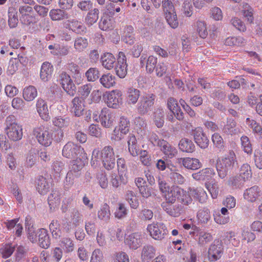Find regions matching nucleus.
Instances as JSON below:
<instances>
[{"instance_id": "nucleus-47", "label": "nucleus", "mask_w": 262, "mask_h": 262, "mask_svg": "<svg viewBox=\"0 0 262 262\" xmlns=\"http://www.w3.org/2000/svg\"><path fill=\"white\" fill-rule=\"evenodd\" d=\"M99 28L103 31L112 30L113 28L112 19L107 16H102L99 22Z\"/></svg>"}, {"instance_id": "nucleus-59", "label": "nucleus", "mask_w": 262, "mask_h": 262, "mask_svg": "<svg viewBox=\"0 0 262 262\" xmlns=\"http://www.w3.org/2000/svg\"><path fill=\"white\" fill-rule=\"evenodd\" d=\"M115 3H109L106 5V13L109 16H113L115 14V12H119L120 8L118 4Z\"/></svg>"}, {"instance_id": "nucleus-55", "label": "nucleus", "mask_w": 262, "mask_h": 262, "mask_svg": "<svg viewBox=\"0 0 262 262\" xmlns=\"http://www.w3.org/2000/svg\"><path fill=\"white\" fill-rule=\"evenodd\" d=\"M192 0H184L182 6L181 11L187 17H190L192 14Z\"/></svg>"}, {"instance_id": "nucleus-21", "label": "nucleus", "mask_w": 262, "mask_h": 262, "mask_svg": "<svg viewBox=\"0 0 262 262\" xmlns=\"http://www.w3.org/2000/svg\"><path fill=\"white\" fill-rule=\"evenodd\" d=\"M73 109L75 116L80 117L84 111V100L79 97H75L72 101Z\"/></svg>"}, {"instance_id": "nucleus-18", "label": "nucleus", "mask_w": 262, "mask_h": 262, "mask_svg": "<svg viewBox=\"0 0 262 262\" xmlns=\"http://www.w3.org/2000/svg\"><path fill=\"white\" fill-rule=\"evenodd\" d=\"M38 234V239L39 246L44 249L48 248L51 244V239L48 231L43 228L39 229Z\"/></svg>"}, {"instance_id": "nucleus-2", "label": "nucleus", "mask_w": 262, "mask_h": 262, "mask_svg": "<svg viewBox=\"0 0 262 262\" xmlns=\"http://www.w3.org/2000/svg\"><path fill=\"white\" fill-rule=\"evenodd\" d=\"M156 97V95L151 93H144L142 95L137 104L138 114H148L153 109Z\"/></svg>"}, {"instance_id": "nucleus-63", "label": "nucleus", "mask_w": 262, "mask_h": 262, "mask_svg": "<svg viewBox=\"0 0 262 262\" xmlns=\"http://www.w3.org/2000/svg\"><path fill=\"white\" fill-rule=\"evenodd\" d=\"M157 63V58L153 56H149L146 61V69L147 72L151 73L155 69Z\"/></svg>"}, {"instance_id": "nucleus-31", "label": "nucleus", "mask_w": 262, "mask_h": 262, "mask_svg": "<svg viewBox=\"0 0 262 262\" xmlns=\"http://www.w3.org/2000/svg\"><path fill=\"white\" fill-rule=\"evenodd\" d=\"M99 17V10L94 8L89 11L85 18V23L89 26L96 23Z\"/></svg>"}, {"instance_id": "nucleus-53", "label": "nucleus", "mask_w": 262, "mask_h": 262, "mask_svg": "<svg viewBox=\"0 0 262 262\" xmlns=\"http://www.w3.org/2000/svg\"><path fill=\"white\" fill-rule=\"evenodd\" d=\"M85 76L89 81H95L100 76V72L96 68H90L85 73Z\"/></svg>"}, {"instance_id": "nucleus-37", "label": "nucleus", "mask_w": 262, "mask_h": 262, "mask_svg": "<svg viewBox=\"0 0 262 262\" xmlns=\"http://www.w3.org/2000/svg\"><path fill=\"white\" fill-rule=\"evenodd\" d=\"M246 181L244 178L237 174L229 178L228 181V184L233 188H241L244 186Z\"/></svg>"}, {"instance_id": "nucleus-8", "label": "nucleus", "mask_w": 262, "mask_h": 262, "mask_svg": "<svg viewBox=\"0 0 262 262\" xmlns=\"http://www.w3.org/2000/svg\"><path fill=\"white\" fill-rule=\"evenodd\" d=\"M60 84L68 94L73 96L76 91V86L73 83L71 77L64 72L59 75Z\"/></svg>"}, {"instance_id": "nucleus-3", "label": "nucleus", "mask_w": 262, "mask_h": 262, "mask_svg": "<svg viewBox=\"0 0 262 262\" xmlns=\"http://www.w3.org/2000/svg\"><path fill=\"white\" fill-rule=\"evenodd\" d=\"M83 154H84L83 148L72 142H68L66 144L62 150V155L68 159L83 158Z\"/></svg>"}, {"instance_id": "nucleus-42", "label": "nucleus", "mask_w": 262, "mask_h": 262, "mask_svg": "<svg viewBox=\"0 0 262 262\" xmlns=\"http://www.w3.org/2000/svg\"><path fill=\"white\" fill-rule=\"evenodd\" d=\"M70 27L72 30L77 34H83L85 33L86 27L81 21L76 19H73L70 21Z\"/></svg>"}, {"instance_id": "nucleus-33", "label": "nucleus", "mask_w": 262, "mask_h": 262, "mask_svg": "<svg viewBox=\"0 0 262 262\" xmlns=\"http://www.w3.org/2000/svg\"><path fill=\"white\" fill-rule=\"evenodd\" d=\"M100 118L101 123L104 127L110 128L113 125L115 117L112 114L102 112Z\"/></svg>"}, {"instance_id": "nucleus-58", "label": "nucleus", "mask_w": 262, "mask_h": 262, "mask_svg": "<svg viewBox=\"0 0 262 262\" xmlns=\"http://www.w3.org/2000/svg\"><path fill=\"white\" fill-rule=\"evenodd\" d=\"M71 47L58 44L57 52H51V54L54 56H65L68 55L70 51Z\"/></svg>"}, {"instance_id": "nucleus-28", "label": "nucleus", "mask_w": 262, "mask_h": 262, "mask_svg": "<svg viewBox=\"0 0 262 262\" xmlns=\"http://www.w3.org/2000/svg\"><path fill=\"white\" fill-rule=\"evenodd\" d=\"M140 96V91L133 87L127 89V102L129 104H135L138 101Z\"/></svg>"}, {"instance_id": "nucleus-16", "label": "nucleus", "mask_w": 262, "mask_h": 262, "mask_svg": "<svg viewBox=\"0 0 262 262\" xmlns=\"http://www.w3.org/2000/svg\"><path fill=\"white\" fill-rule=\"evenodd\" d=\"M121 95L119 92L112 91L107 95L106 103L109 107L117 108L122 102Z\"/></svg>"}, {"instance_id": "nucleus-57", "label": "nucleus", "mask_w": 262, "mask_h": 262, "mask_svg": "<svg viewBox=\"0 0 262 262\" xmlns=\"http://www.w3.org/2000/svg\"><path fill=\"white\" fill-rule=\"evenodd\" d=\"M127 214V210L123 203H119L115 212V216L118 219L124 218Z\"/></svg>"}, {"instance_id": "nucleus-32", "label": "nucleus", "mask_w": 262, "mask_h": 262, "mask_svg": "<svg viewBox=\"0 0 262 262\" xmlns=\"http://www.w3.org/2000/svg\"><path fill=\"white\" fill-rule=\"evenodd\" d=\"M133 32V27L132 26H127L125 29L124 34L122 37V40L129 45H133L135 41V37Z\"/></svg>"}, {"instance_id": "nucleus-46", "label": "nucleus", "mask_w": 262, "mask_h": 262, "mask_svg": "<svg viewBox=\"0 0 262 262\" xmlns=\"http://www.w3.org/2000/svg\"><path fill=\"white\" fill-rule=\"evenodd\" d=\"M118 127L120 133L123 135L127 134L129 130L130 123L127 118L124 116H121L120 118Z\"/></svg>"}, {"instance_id": "nucleus-22", "label": "nucleus", "mask_w": 262, "mask_h": 262, "mask_svg": "<svg viewBox=\"0 0 262 262\" xmlns=\"http://www.w3.org/2000/svg\"><path fill=\"white\" fill-rule=\"evenodd\" d=\"M53 71V66L48 62L42 63L40 72V78L45 81H48L51 77Z\"/></svg>"}, {"instance_id": "nucleus-20", "label": "nucleus", "mask_w": 262, "mask_h": 262, "mask_svg": "<svg viewBox=\"0 0 262 262\" xmlns=\"http://www.w3.org/2000/svg\"><path fill=\"white\" fill-rule=\"evenodd\" d=\"M36 109L40 117L46 121L50 119L49 110L46 102L42 99H38L36 103Z\"/></svg>"}, {"instance_id": "nucleus-52", "label": "nucleus", "mask_w": 262, "mask_h": 262, "mask_svg": "<svg viewBox=\"0 0 262 262\" xmlns=\"http://www.w3.org/2000/svg\"><path fill=\"white\" fill-rule=\"evenodd\" d=\"M55 176L59 177L61 172L65 169V163L61 161H55L52 165Z\"/></svg>"}, {"instance_id": "nucleus-35", "label": "nucleus", "mask_w": 262, "mask_h": 262, "mask_svg": "<svg viewBox=\"0 0 262 262\" xmlns=\"http://www.w3.org/2000/svg\"><path fill=\"white\" fill-rule=\"evenodd\" d=\"M8 25L10 28H16L18 23L17 11L14 7H10L8 9Z\"/></svg>"}, {"instance_id": "nucleus-45", "label": "nucleus", "mask_w": 262, "mask_h": 262, "mask_svg": "<svg viewBox=\"0 0 262 262\" xmlns=\"http://www.w3.org/2000/svg\"><path fill=\"white\" fill-rule=\"evenodd\" d=\"M70 122V119L69 117L66 116H57L53 119V124L59 128L68 126L69 125Z\"/></svg>"}, {"instance_id": "nucleus-54", "label": "nucleus", "mask_w": 262, "mask_h": 262, "mask_svg": "<svg viewBox=\"0 0 262 262\" xmlns=\"http://www.w3.org/2000/svg\"><path fill=\"white\" fill-rule=\"evenodd\" d=\"M92 89L91 84L83 85L78 88V92L80 96V98H82L83 100L86 98L90 95Z\"/></svg>"}, {"instance_id": "nucleus-62", "label": "nucleus", "mask_w": 262, "mask_h": 262, "mask_svg": "<svg viewBox=\"0 0 262 262\" xmlns=\"http://www.w3.org/2000/svg\"><path fill=\"white\" fill-rule=\"evenodd\" d=\"M212 141L216 148L221 150L224 148V143L222 137L218 134L214 133L212 136Z\"/></svg>"}, {"instance_id": "nucleus-12", "label": "nucleus", "mask_w": 262, "mask_h": 262, "mask_svg": "<svg viewBox=\"0 0 262 262\" xmlns=\"http://www.w3.org/2000/svg\"><path fill=\"white\" fill-rule=\"evenodd\" d=\"M125 243L133 250H136L142 244V234L139 232H135L129 234L125 239Z\"/></svg>"}, {"instance_id": "nucleus-36", "label": "nucleus", "mask_w": 262, "mask_h": 262, "mask_svg": "<svg viewBox=\"0 0 262 262\" xmlns=\"http://www.w3.org/2000/svg\"><path fill=\"white\" fill-rule=\"evenodd\" d=\"M23 97L28 101L34 100L37 96V91L34 86L25 88L23 91Z\"/></svg>"}, {"instance_id": "nucleus-38", "label": "nucleus", "mask_w": 262, "mask_h": 262, "mask_svg": "<svg viewBox=\"0 0 262 262\" xmlns=\"http://www.w3.org/2000/svg\"><path fill=\"white\" fill-rule=\"evenodd\" d=\"M197 235H199L198 243L201 246L206 245L213 239L212 235L208 232L200 231Z\"/></svg>"}, {"instance_id": "nucleus-10", "label": "nucleus", "mask_w": 262, "mask_h": 262, "mask_svg": "<svg viewBox=\"0 0 262 262\" xmlns=\"http://www.w3.org/2000/svg\"><path fill=\"white\" fill-rule=\"evenodd\" d=\"M177 163L187 169L193 170L198 169L202 166L200 160L196 158H181L178 159Z\"/></svg>"}, {"instance_id": "nucleus-50", "label": "nucleus", "mask_w": 262, "mask_h": 262, "mask_svg": "<svg viewBox=\"0 0 262 262\" xmlns=\"http://www.w3.org/2000/svg\"><path fill=\"white\" fill-rule=\"evenodd\" d=\"M242 178H244L246 181L252 177V172L250 166L248 164H244L241 167L238 174Z\"/></svg>"}, {"instance_id": "nucleus-44", "label": "nucleus", "mask_w": 262, "mask_h": 262, "mask_svg": "<svg viewBox=\"0 0 262 262\" xmlns=\"http://www.w3.org/2000/svg\"><path fill=\"white\" fill-rule=\"evenodd\" d=\"M192 195L200 203L204 202L207 199L206 192L203 188H196L190 190Z\"/></svg>"}, {"instance_id": "nucleus-1", "label": "nucleus", "mask_w": 262, "mask_h": 262, "mask_svg": "<svg viewBox=\"0 0 262 262\" xmlns=\"http://www.w3.org/2000/svg\"><path fill=\"white\" fill-rule=\"evenodd\" d=\"M164 198L168 203L174 204L178 202L185 205H189L192 203V200L190 195L183 189L176 186L170 187Z\"/></svg>"}, {"instance_id": "nucleus-23", "label": "nucleus", "mask_w": 262, "mask_h": 262, "mask_svg": "<svg viewBox=\"0 0 262 262\" xmlns=\"http://www.w3.org/2000/svg\"><path fill=\"white\" fill-rule=\"evenodd\" d=\"M100 59L102 66L105 69L111 70L114 68L116 59L112 53H104Z\"/></svg>"}, {"instance_id": "nucleus-39", "label": "nucleus", "mask_w": 262, "mask_h": 262, "mask_svg": "<svg viewBox=\"0 0 262 262\" xmlns=\"http://www.w3.org/2000/svg\"><path fill=\"white\" fill-rule=\"evenodd\" d=\"M230 157L225 158V159H222V161H217L229 170L232 169L236 162L234 153L233 152H232V153L230 152Z\"/></svg>"}, {"instance_id": "nucleus-30", "label": "nucleus", "mask_w": 262, "mask_h": 262, "mask_svg": "<svg viewBox=\"0 0 262 262\" xmlns=\"http://www.w3.org/2000/svg\"><path fill=\"white\" fill-rule=\"evenodd\" d=\"M165 112L163 108H158L153 113L154 121L158 128L162 127L164 123Z\"/></svg>"}, {"instance_id": "nucleus-24", "label": "nucleus", "mask_w": 262, "mask_h": 262, "mask_svg": "<svg viewBox=\"0 0 262 262\" xmlns=\"http://www.w3.org/2000/svg\"><path fill=\"white\" fill-rule=\"evenodd\" d=\"M36 187L37 191L41 195L46 194L50 188L46 179L42 176L38 177L36 181Z\"/></svg>"}, {"instance_id": "nucleus-27", "label": "nucleus", "mask_w": 262, "mask_h": 262, "mask_svg": "<svg viewBox=\"0 0 262 262\" xmlns=\"http://www.w3.org/2000/svg\"><path fill=\"white\" fill-rule=\"evenodd\" d=\"M84 165V163L81 158L74 160L72 162L71 169L69 172H71L76 178H78L81 174V170Z\"/></svg>"}, {"instance_id": "nucleus-4", "label": "nucleus", "mask_w": 262, "mask_h": 262, "mask_svg": "<svg viewBox=\"0 0 262 262\" xmlns=\"http://www.w3.org/2000/svg\"><path fill=\"white\" fill-rule=\"evenodd\" d=\"M101 162L104 167L110 170L116 165V160L113 148L111 146H106L101 151Z\"/></svg>"}, {"instance_id": "nucleus-19", "label": "nucleus", "mask_w": 262, "mask_h": 262, "mask_svg": "<svg viewBox=\"0 0 262 262\" xmlns=\"http://www.w3.org/2000/svg\"><path fill=\"white\" fill-rule=\"evenodd\" d=\"M214 174H215V171L213 169L206 168L193 173L192 177L196 181H208L211 178V176Z\"/></svg>"}, {"instance_id": "nucleus-49", "label": "nucleus", "mask_w": 262, "mask_h": 262, "mask_svg": "<svg viewBox=\"0 0 262 262\" xmlns=\"http://www.w3.org/2000/svg\"><path fill=\"white\" fill-rule=\"evenodd\" d=\"M71 220L73 226L76 228L82 222V215L77 209H74L71 213Z\"/></svg>"}, {"instance_id": "nucleus-34", "label": "nucleus", "mask_w": 262, "mask_h": 262, "mask_svg": "<svg viewBox=\"0 0 262 262\" xmlns=\"http://www.w3.org/2000/svg\"><path fill=\"white\" fill-rule=\"evenodd\" d=\"M156 249L150 245H145L142 251L141 258L143 260L148 261L155 256Z\"/></svg>"}, {"instance_id": "nucleus-9", "label": "nucleus", "mask_w": 262, "mask_h": 262, "mask_svg": "<svg viewBox=\"0 0 262 262\" xmlns=\"http://www.w3.org/2000/svg\"><path fill=\"white\" fill-rule=\"evenodd\" d=\"M191 135L196 144L201 148L205 149L208 147L209 140L201 128H196L192 131Z\"/></svg>"}, {"instance_id": "nucleus-6", "label": "nucleus", "mask_w": 262, "mask_h": 262, "mask_svg": "<svg viewBox=\"0 0 262 262\" xmlns=\"http://www.w3.org/2000/svg\"><path fill=\"white\" fill-rule=\"evenodd\" d=\"M33 134L40 144L46 147L51 144L53 140L52 130L45 129L43 127H40L34 128Z\"/></svg>"}, {"instance_id": "nucleus-48", "label": "nucleus", "mask_w": 262, "mask_h": 262, "mask_svg": "<svg viewBox=\"0 0 262 262\" xmlns=\"http://www.w3.org/2000/svg\"><path fill=\"white\" fill-rule=\"evenodd\" d=\"M165 15L168 24L172 28L175 29L178 27L179 22L176 11L167 12Z\"/></svg>"}, {"instance_id": "nucleus-25", "label": "nucleus", "mask_w": 262, "mask_h": 262, "mask_svg": "<svg viewBox=\"0 0 262 262\" xmlns=\"http://www.w3.org/2000/svg\"><path fill=\"white\" fill-rule=\"evenodd\" d=\"M179 147L181 151L188 153H192L195 150V148L193 142L191 140L185 138L180 141Z\"/></svg>"}, {"instance_id": "nucleus-40", "label": "nucleus", "mask_w": 262, "mask_h": 262, "mask_svg": "<svg viewBox=\"0 0 262 262\" xmlns=\"http://www.w3.org/2000/svg\"><path fill=\"white\" fill-rule=\"evenodd\" d=\"M111 212L109 206L105 203L103 204L98 212V218L105 222H108L110 220Z\"/></svg>"}, {"instance_id": "nucleus-15", "label": "nucleus", "mask_w": 262, "mask_h": 262, "mask_svg": "<svg viewBox=\"0 0 262 262\" xmlns=\"http://www.w3.org/2000/svg\"><path fill=\"white\" fill-rule=\"evenodd\" d=\"M50 211L53 212L57 209L60 203V193L58 190H53L48 198Z\"/></svg>"}, {"instance_id": "nucleus-26", "label": "nucleus", "mask_w": 262, "mask_h": 262, "mask_svg": "<svg viewBox=\"0 0 262 262\" xmlns=\"http://www.w3.org/2000/svg\"><path fill=\"white\" fill-rule=\"evenodd\" d=\"M49 229L53 238L59 239L62 236L60 224L57 220H53L49 225Z\"/></svg>"}, {"instance_id": "nucleus-13", "label": "nucleus", "mask_w": 262, "mask_h": 262, "mask_svg": "<svg viewBox=\"0 0 262 262\" xmlns=\"http://www.w3.org/2000/svg\"><path fill=\"white\" fill-rule=\"evenodd\" d=\"M172 204L167 202H163L161 204V207L169 215L174 217H178L181 214L183 207L180 204L174 205H172Z\"/></svg>"}, {"instance_id": "nucleus-17", "label": "nucleus", "mask_w": 262, "mask_h": 262, "mask_svg": "<svg viewBox=\"0 0 262 262\" xmlns=\"http://www.w3.org/2000/svg\"><path fill=\"white\" fill-rule=\"evenodd\" d=\"M261 195V191L259 187L254 185L246 189L244 193V198L248 201L253 202Z\"/></svg>"}, {"instance_id": "nucleus-11", "label": "nucleus", "mask_w": 262, "mask_h": 262, "mask_svg": "<svg viewBox=\"0 0 262 262\" xmlns=\"http://www.w3.org/2000/svg\"><path fill=\"white\" fill-rule=\"evenodd\" d=\"M158 146L160 147L161 151L169 158H172L177 154V149L171 145L168 142L163 139L156 140Z\"/></svg>"}, {"instance_id": "nucleus-14", "label": "nucleus", "mask_w": 262, "mask_h": 262, "mask_svg": "<svg viewBox=\"0 0 262 262\" xmlns=\"http://www.w3.org/2000/svg\"><path fill=\"white\" fill-rule=\"evenodd\" d=\"M8 137L13 141L20 140L23 136L21 126L18 124H14L9 127H6Z\"/></svg>"}, {"instance_id": "nucleus-29", "label": "nucleus", "mask_w": 262, "mask_h": 262, "mask_svg": "<svg viewBox=\"0 0 262 262\" xmlns=\"http://www.w3.org/2000/svg\"><path fill=\"white\" fill-rule=\"evenodd\" d=\"M88 45L89 41L88 38L85 37H78L74 40V48L77 52H83L88 48Z\"/></svg>"}, {"instance_id": "nucleus-61", "label": "nucleus", "mask_w": 262, "mask_h": 262, "mask_svg": "<svg viewBox=\"0 0 262 262\" xmlns=\"http://www.w3.org/2000/svg\"><path fill=\"white\" fill-rule=\"evenodd\" d=\"M169 177L171 181L175 184H182L185 182L184 177L177 171H172L169 173Z\"/></svg>"}, {"instance_id": "nucleus-64", "label": "nucleus", "mask_w": 262, "mask_h": 262, "mask_svg": "<svg viewBox=\"0 0 262 262\" xmlns=\"http://www.w3.org/2000/svg\"><path fill=\"white\" fill-rule=\"evenodd\" d=\"M67 68L73 74V76L75 78H80L81 77L79 67L76 63L73 62L69 63L67 64Z\"/></svg>"}, {"instance_id": "nucleus-7", "label": "nucleus", "mask_w": 262, "mask_h": 262, "mask_svg": "<svg viewBox=\"0 0 262 262\" xmlns=\"http://www.w3.org/2000/svg\"><path fill=\"white\" fill-rule=\"evenodd\" d=\"M224 252V245L220 239H215L210 245L208 251L210 261H216L222 257Z\"/></svg>"}, {"instance_id": "nucleus-43", "label": "nucleus", "mask_w": 262, "mask_h": 262, "mask_svg": "<svg viewBox=\"0 0 262 262\" xmlns=\"http://www.w3.org/2000/svg\"><path fill=\"white\" fill-rule=\"evenodd\" d=\"M99 81L101 84L106 88H110L115 84V77L110 73L102 75Z\"/></svg>"}, {"instance_id": "nucleus-51", "label": "nucleus", "mask_w": 262, "mask_h": 262, "mask_svg": "<svg viewBox=\"0 0 262 262\" xmlns=\"http://www.w3.org/2000/svg\"><path fill=\"white\" fill-rule=\"evenodd\" d=\"M66 12L59 9H52L49 13V15L53 20H60L64 19L67 15Z\"/></svg>"}, {"instance_id": "nucleus-41", "label": "nucleus", "mask_w": 262, "mask_h": 262, "mask_svg": "<svg viewBox=\"0 0 262 262\" xmlns=\"http://www.w3.org/2000/svg\"><path fill=\"white\" fill-rule=\"evenodd\" d=\"M197 217L200 223L207 224L211 219L210 210L206 208L200 210L197 213Z\"/></svg>"}, {"instance_id": "nucleus-56", "label": "nucleus", "mask_w": 262, "mask_h": 262, "mask_svg": "<svg viewBox=\"0 0 262 262\" xmlns=\"http://www.w3.org/2000/svg\"><path fill=\"white\" fill-rule=\"evenodd\" d=\"M61 245L63 247L66 252L73 251L74 244L72 240L69 237H63L60 240Z\"/></svg>"}, {"instance_id": "nucleus-60", "label": "nucleus", "mask_w": 262, "mask_h": 262, "mask_svg": "<svg viewBox=\"0 0 262 262\" xmlns=\"http://www.w3.org/2000/svg\"><path fill=\"white\" fill-rule=\"evenodd\" d=\"M205 186L210 193L213 199L217 198L219 193V186L217 183H205Z\"/></svg>"}, {"instance_id": "nucleus-5", "label": "nucleus", "mask_w": 262, "mask_h": 262, "mask_svg": "<svg viewBox=\"0 0 262 262\" xmlns=\"http://www.w3.org/2000/svg\"><path fill=\"white\" fill-rule=\"evenodd\" d=\"M150 235L155 240L162 241L168 234L166 226L162 223H157L148 225L147 227Z\"/></svg>"}]
</instances>
